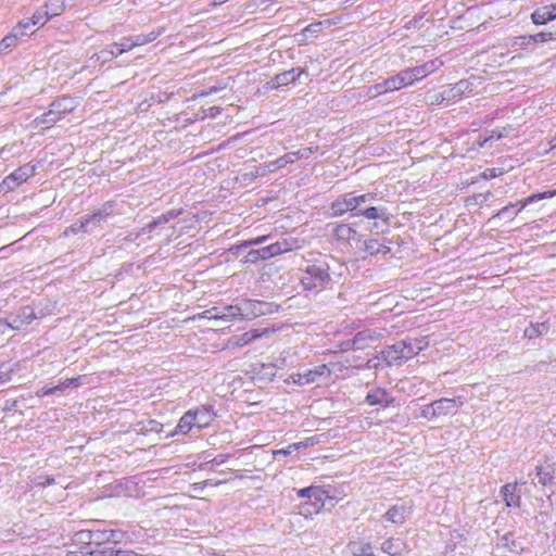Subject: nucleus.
Returning <instances> with one entry per match:
<instances>
[{
    "mask_svg": "<svg viewBox=\"0 0 556 556\" xmlns=\"http://www.w3.org/2000/svg\"><path fill=\"white\" fill-rule=\"evenodd\" d=\"M110 542L115 544L127 541V533L121 530H109Z\"/></svg>",
    "mask_w": 556,
    "mask_h": 556,
    "instance_id": "49",
    "label": "nucleus"
},
{
    "mask_svg": "<svg viewBox=\"0 0 556 556\" xmlns=\"http://www.w3.org/2000/svg\"><path fill=\"white\" fill-rule=\"evenodd\" d=\"M266 174H267L266 173V167H264V165H260V166H255L254 169L251 170V172L243 173L241 175V179L243 181L253 180V179H256L258 177H263Z\"/></svg>",
    "mask_w": 556,
    "mask_h": 556,
    "instance_id": "40",
    "label": "nucleus"
},
{
    "mask_svg": "<svg viewBox=\"0 0 556 556\" xmlns=\"http://www.w3.org/2000/svg\"><path fill=\"white\" fill-rule=\"evenodd\" d=\"M30 18H31L33 26H36V25L43 26L49 21L50 15H49L46 7H43L39 10H37Z\"/></svg>",
    "mask_w": 556,
    "mask_h": 556,
    "instance_id": "35",
    "label": "nucleus"
},
{
    "mask_svg": "<svg viewBox=\"0 0 556 556\" xmlns=\"http://www.w3.org/2000/svg\"><path fill=\"white\" fill-rule=\"evenodd\" d=\"M502 546L506 548L509 553L519 554L522 552L523 547L521 542L516 539L513 533H506L502 536Z\"/></svg>",
    "mask_w": 556,
    "mask_h": 556,
    "instance_id": "23",
    "label": "nucleus"
},
{
    "mask_svg": "<svg viewBox=\"0 0 556 556\" xmlns=\"http://www.w3.org/2000/svg\"><path fill=\"white\" fill-rule=\"evenodd\" d=\"M315 150H317V148L314 149V148L309 147V148L301 149L299 151L289 152L287 154H288V159L290 160V163L292 164L300 159L308 157L311 154H313L315 152Z\"/></svg>",
    "mask_w": 556,
    "mask_h": 556,
    "instance_id": "37",
    "label": "nucleus"
},
{
    "mask_svg": "<svg viewBox=\"0 0 556 556\" xmlns=\"http://www.w3.org/2000/svg\"><path fill=\"white\" fill-rule=\"evenodd\" d=\"M12 369L2 365L0 366V387L11 380Z\"/></svg>",
    "mask_w": 556,
    "mask_h": 556,
    "instance_id": "53",
    "label": "nucleus"
},
{
    "mask_svg": "<svg viewBox=\"0 0 556 556\" xmlns=\"http://www.w3.org/2000/svg\"><path fill=\"white\" fill-rule=\"evenodd\" d=\"M53 393H55V389L48 388V387H43L37 391V395L40 397L49 395V394H53Z\"/></svg>",
    "mask_w": 556,
    "mask_h": 556,
    "instance_id": "62",
    "label": "nucleus"
},
{
    "mask_svg": "<svg viewBox=\"0 0 556 556\" xmlns=\"http://www.w3.org/2000/svg\"><path fill=\"white\" fill-rule=\"evenodd\" d=\"M392 401L393 400L389 396L388 392L380 388L368 392L366 395V402L369 405L389 406Z\"/></svg>",
    "mask_w": 556,
    "mask_h": 556,
    "instance_id": "20",
    "label": "nucleus"
},
{
    "mask_svg": "<svg viewBox=\"0 0 556 556\" xmlns=\"http://www.w3.org/2000/svg\"><path fill=\"white\" fill-rule=\"evenodd\" d=\"M331 277L327 264L308 265L301 277L305 290L319 292L329 287Z\"/></svg>",
    "mask_w": 556,
    "mask_h": 556,
    "instance_id": "3",
    "label": "nucleus"
},
{
    "mask_svg": "<svg viewBox=\"0 0 556 556\" xmlns=\"http://www.w3.org/2000/svg\"><path fill=\"white\" fill-rule=\"evenodd\" d=\"M86 532H89V530L78 532V534H77L78 535V540L81 541V542L89 543V536L85 535Z\"/></svg>",
    "mask_w": 556,
    "mask_h": 556,
    "instance_id": "64",
    "label": "nucleus"
},
{
    "mask_svg": "<svg viewBox=\"0 0 556 556\" xmlns=\"http://www.w3.org/2000/svg\"><path fill=\"white\" fill-rule=\"evenodd\" d=\"M314 494H311V498H313L317 504H319V507L324 506L325 500L328 497L326 491L320 486H314Z\"/></svg>",
    "mask_w": 556,
    "mask_h": 556,
    "instance_id": "47",
    "label": "nucleus"
},
{
    "mask_svg": "<svg viewBox=\"0 0 556 556\" xmlns=\"http://www.w3.org/2000/svg\"><path fill=\"white\" fill-rule=\"evenodd\" d=\"M80 386V377H76V378H70V379H66L64 381H62L61 383H59L58 386H54L52 387V389H55V392L58 391H63L65 389H74V388H78Z\"/></svg>",
    "mask_w": 556,
    "mask_h": 556,
    "instance_id": "41",
    "label": "nucleus"
},
{
    "mask_svg": "<svg viewBox=\"0 0 556 556\" xmlns=\"http://www.w3.org/2000/svg\"><path fill=\"white\" fill-rule=\"evenodd\" d=\"M288 164H291V163H290V160L288 159V154H285L275 161L265 163L264 167H266V173H274V172L287 166Z\"/></svg>",
    "mask_w": 556,
    "mask_h": 556,
    "instance_id": "32",
    "label": "nucleus"
},
{
    "mask_svg": "<svg viewBox=\"0 0 556 556\" xmlns=\"http://www.w3.org/2000/svg\"><path fill=\"white\" fill-rule=\"evenodd\" d=\"M547 331L548 326L545 323L531 325L530 327L525 329V337L528 339H533L546 333Z\"/></svg>",
    "mask_w": 556,
    "mask_h": 556,
    "instance_id": "31",
    "label": "nucleus"
},
{
    "mask_svg": "<svg viewBox=\"0 0 556 556\" xmlns=\"http://www.w3.org/2000/svg\"><path fill=\"white\" fill-rule=\"evenodd\" d=\"M519 40L536 43L556 40V31H540L530 36H520Z\"/></svg>",
    "mask_w": 556,
    "mask_h": 556,
    "instance_id": "26",
    "label": "nucleus"
},
{
    "mask_svg": "<svg viewBox=\"0 0 556 556\" xmlns=\"http://www.w3.org/2000/svg\"><path fill=\"white\" fill-rule=\"evenodd\" d=\"M304 71H298L292 68L290 71L282 72L280 74H277L269 83L268 85L270 88H278L281 86H287L288 84L296 80Z\"/></svg>",
    "mask_w": 556,
    "mask_h": 556,
    "instance_id": "13",
    "label": "nucleus"
},
{
    "mask_svg": "<svg viewBox=\"0 0 556 556\" xmlns=\"http://www.w3.org/2000/svg\"><path fill=\"white\" fill-rule=\"evenodd\" d=\"M362 215H364L368 219H376L380 217L379 211L375 206H370L362 212Z\"/></svg>",
    "mask_w": 556,
    "mask_h": 556,
    "instance_id": "56",
    "label": "nucleus"
},
{
    "mask_svg": "<svg viewBox=\"0 0 556 556\" xmlns=\"http://www.w3.org/2000/svg\"><path fill=\"white\" fill-rule=\"evenodd\" d=\"M363 250L370 256L386 255L390 252V248L377 239L366 240Z\"/></svg>",
    "mask_w": 556,
    "mask_h": 556,
    "instance_id": "21",
    "label": "nucleus"
},
{
    "mask_svg": "<svg viewBox=\"0 0 556 556\" xmlns=\"http://www.w3.org/2000/svg\"><path fill=\"white\" fill-rule=\"evenodd\" d=\"M274 250L275 249H273L271 244H269L267 247H264L262 249H258L260 258L261 260H267V258H270V257L275 256Z\"/></svg>",
    "mask_w": 556,
    "mask_h": 556,
    "instance_id": "55",
    "label": "nucleus"
},
{
    "mask_svg": "<svg viewBox=\"0 0 556 556\" xmlns=\"http://www.w3.org/2000/svg\"><path fill=\"white\" fill-rule=\"evenodd\" d=\"M88 230L87 222L83 218L78 223L73 224L68 229L64 231L65 236H68L71 233H78V232H85Z\"/></svg>",
    "mask_w": 556,
    "mask_h": 556,
    "instance_id": "48",
    "label": "nucleus"
},
{
    "mask_svg": "<svg viewBox=\"0 0 556 556\" xmlns=\"http://www.w3.org/2000/svg\"><path fill=\"white\" fill-rule=\"evenodd\" d=\"M114 556H142L141 554L132 551V549H116L114 552Z\"/></svg>",
    "mask_w": 556,
    "mask_h": 556,
    "instance_id": "59",
    "label": "nucleus"
},
{
    "mask_svg": "<svg viewBox=\"0 0 556 556\" xmlns=\"http://www.w3.org/2000/svg\"><path fill=\"white\" fill-rule=\"evenodd\" d=\"M531 20L535 25H543L556 20V3L538 8L531 14Z\"/></svg>",
    "mask_w": 556,
    "mask_h": 556,
    "instance_id": "12",
    "label": "nucleus"
},
{
    "mask_svg": "<svg viewBox=\"0 0 556 556\" xmlns=\"http://www.w3.org/2000/svg\"><path fill=\"white\" fill-rule=\"evenodd\" d=\"M535 475L541 485L556 484V462L553 457L546 456L536 467Z\"/></svg>",
    "mask_w": 556,
    "mask_h": 556,
    "instance_id": "6",
    "label": "nucleus"
},
{
    "mask_svg": "<svg viewBox=\"0 0 556 556\" xmlns=\"http://www.w3.org/2000/svg\"><path fill=\"white\" fill-rule=\"evenodd\" d=\"M354 556H375L372 553V547L369 543L356 545H352Z\"/></svg>",
    "mask_w": 556,
    "mask_h": 556,
    "instance_id": "42",
    "label": "nucleus"
},
{
    "mask_svg": "<svg viewBox=\"0 0 556 556\" xmlns=\"http://www.w3.org/2000/svg\"><path fill=\"white\" fill-rule=\"evenodd\" d=\"M177 216H178V212H175V211H169V212L162 214L161 216L156 217L151 223H149L144 227H142L141 230L137 233V237H139L140 235L151 232L154 228L169 223L172 219H174Z\"/></svg>",
    "mask_w": 556,
    "mask_h": 556,
    "instance_id": "18",
    "label": "nucleus"
},
{
    "mask_svg": "<svg viewBox=\"0 0 556 556\" xmlns=\"http://www.w3.org/2000/svg\"><path fill=\"white\" fill-rule=\"evenodd\" d=\"M267 239H268V236H261V237L253 238V239L242 242L240 247L247 248V247H252V245H258L261 243H264Z\"/></svg>",
    "mask_w": 556,
    "mask_h": 556,
    "instance_id": "54",
    "label": "nucleus"
},
{
    "mask_svg": "<svg viewBox=\"0 0 556 556\" xmlns=\"http://www.w3.org/2000/svg\"><path fill=\"white\" fill-rule=\"evenodd\" d=\"M45 7L48 10L50 17L60 15L64 10V3L60 0H50Z\"/></svg>",
    "mask_w": 556,
    "mask_h": 556,
    "instance_id": "38",
    "label": "nucleus"
},
{
    "mask_svg": "<svg viewBox=\"0 0 556 556\" xmlns=\"http://www.w3.org/2000/svg\"><path fill=\"white\" fill-rule=\"evenodd\" d=\"M403 348L402 341L389 345L381 351V358L386 361L388 365L401 364L405 362V359L402 358Z\"/></svg>",
    "mask_w": 556,
    "mask_h": 556,
    "instance_id": "11",
    "label": "nucleus"
},
{
    "mask_svg": "<svg viewBox=\"0 0 556 556\" xmlns=\"http://www.w3.org/2000/svg\"><path fill=\"white\" fill-rule=\"evenodd\" d=\"M262 303L243 300L236 305H228L223 308L213 307L206 311L210 319L230 321L233 319H250L257 317L264 312L261 309Z\"/></svg>",
    "mask_w": 556,
    "mask_h": 556,
    "instance_id": "1",
    "label": "nucleus"
},
{
    "mask_svg": "<svg viewBox=\"0 0 556 556\" xmlns=\"http://www.w3.org/2000/svg\"><path fill=\"white\" fill-rule=\"evenodd\" d=\"M516 483H507L502 486L501 495L505 501L507 507H519L520 496L516 494Z\"/></svg>",
    "mask_w": 556,
    "mask_h": 556,
    "instance_id": "19",
    "label": "nucleus"
},
{
    "mask_svg": "<svg viewBox=\"0 0 556 556\" xmlns=\"http://www.w3.org/2000/svg\"><path fill=\"white\" fill-rule=\"evenodd\" d=\"M402 342L404 346L402 358H404L405 361L410 359L429 345L427 337Z\"/></svg>",
    "mask_w": 556,
    "mask_h": 556,
    "instance_id": "10",
    "label": "nucleus"
},
{
    "mask_svg": "<svg viewBox=\"0 0 556 556\" xmlns=\"http://www.w3.org/2000/svg\"><path fill=\"white\" fill-rule=\"evenodd\" d=\"M35 172V165L25 164L11 175L7 176L2 181V187L7 190H13L21 184L25 182L29 177L34 176Z\"/></svg>",
    "mask_w": 556,
    "mask_h": 556,
    "instance_id": "7",
    "label": "nucleus"
},
{
    "mask_svg": "<svg viewBox=\"0 0 556 556\" xmlns=\"http://www.w3.org/2000/svg\"><path fill=\"white\" fill-rule=\"evenodd\" d=\"M330 375L331 369L329 368V366L323 364L314 369H308L304 372L293 374L291 375V379L298 386H306L317 382L319 378H329Z\"/></svg>",
    "mask_w": 556,
    "mask_h": 556,
    "instance_id": "5",
    "label": "nucleus"
},
{
    "mask_svg": "<svg viewBox=\"0 0 556 556\" xmlns=\"http://www.w3.org/2000/svg\"><path fill=\"white\" fill-rule=\"evenodd\" d=\"M193 415L195 416L194 417L195 427L199 429L207 427L213 419L210 410H207L205 408L194 410Z\"/></svg>",
    "mask_w": 556,
    "mask_h": 556,
    "instance_id": "28",
    "label": "nucleus"
},
{
    "mask_svg": "<svg viewBox=\"0 0 556 556\" xmlns=\"http://www.w3.org/2000/svg\"><path fill=\"white\" fill-rule=\"evenodd\" d=\"M333 235L338 240L350 242L356 239L357 232L351 226L341 224L334 228Z\"/></svg>",
    "mask_w": 556,
    "mask_h": 556,
    "instance_id": "22",
    "label": "nucleus"
},
{
    "mask_svg": "<svg viewBox=\"0 0 556 556\" xmlns=\"http://www.w3.org/2000/svg\"><path fill=\"white\" fill-rule=\"evenodd\" d=\"M194 417L195 416L192 410L185 413L176 427V432L184 434L188 433L193 427H195Z\"/></svg>",
    "mask_w": 556,
    "mask_h": 556,
    "instance_id": "24",
    "label": "nucleus"
},
{
    "mask_svg": "<svg viewBox=\"0 0 556 556\" xmlns=\"http://www.w3.org/2000/svg\"><path fill=\"white\" fill-rule=\"evenodd\" d=\"M420 417L429 419V420L437 419L433 403L424 406V408L421 409V413H420Z\"/></svg>",
    "mask_w": 556,
    "mask_h": 556,
    "instance_id": "52",
    "label": "nucleus"
},
{
    "mask_svg": "<svg viewBox=\"0 0 556 556\" xmlns=\"http://www.w3.org/2000/svg\"><path fill=\"white\" fill-rule=\"evenodd\" d=\"M85 535L89 536V543L97 545L110 542L109 530H89V532H86Z\"/></svg>",
    "mask_w": 556,
    "mask_h": 556,
    "instance_id": "27",
    "label": "nucleus"
},
{
    "mask_svg": "<svg viewBox=\"0 0 556 556\" xmlns=\"http://www.w3.org/2000/svg\"><path fill=\"white\" fill-rule=\"evenodd\" d=\"M113 212V203L106 202L104 203L101 208H99L97 212H94L91 215L85 216L84 219L87 222V225H100L102 222L106 219L108 216H110Z\"/></svg>",
    "mask_w": 556,
    "mask_h": 556,
    "instance_id": "17",
    "label": "nucleus"
},
{
    "mask_svg": "<svg viewBox=\"0 0 556 556\" xmlns=\"http://www.w3.org/2000/svg\"><path fill=\"white\" fill-rule=\"evenodd\" d=\"M220 113V109L218 106H211L205 111V116L215 117Z\"/></svg>",
    "mask_w": 556,
    "mask_h": 556,
    "instance_id": "63",
    "label": "nucleus"
},
{
    "mask_svg": "<svg viewBox=\"0 0 556 556\" xmlns=\"http://www.w3.org/2000/svg\"><path fill=\"white\" fill-rule=\"evenodd\" d=\"M317 442H318V440L316 438H307L304 441H300V442L290 444L289 448H293V450L306 448L308 446H313Z\"/></svg>",
    "mask_w": 556,
    "mask_h": 556,
    "instance_id": "50",
    "label": "nucleus"
},
{
    "mask_svg": "<svg viewBox=\"0 0 556 556\" xmlns=\"http://www.w3.org/2000/svg\"><path fill=\"white\" fill-rule=\"evenodd\" d=\"M374 199V193H366L361 195H353L352 193H346L343 197L337 199L332 203L331 210L334 215H342L349 211L357 208L359 205Z\"/></svg>",
    "mask_w": 556,
    "mask_h": 556,
    "instance_id": "4",
    "label": "nucleus"
},
{
    "mask_svg": "<svg viewBox=\"0 0 556 556\" xmlns=\"http://www.w3.org/2000/svg\"><path fill=\"white\" fill-rule=\"evenodd\" d=\"M381 338L382 333L376 330L365 329L354 336V344L356 345V350H365L370 348L372 343L379 341Z\"/></svg>",
    "mask_w": 556,
    "mask_h": 556,
    "instance_id": "9",
    "label": "nucleus"
},
{
    "mask_svg": "<svg viewBox=\"0 0 556 556\" xmlns=\"http://www.w3.org/2000/svg\"><path fill=\"white\" fill-rule=\"evenodd\" d=\"M386 80H387L390 92L397 91L406 86L412 85V81L409 79L406 68L399 72L397 74L387 78Z\"/></svg>",
    "mask_w": 556,
    "mask_h": 556,
    "instance_id": "14",
    "label": "nucleus"
},
{
    "mask_svg": "<svg viewBox=\"0 0 556 556\" xmlns=\"http://www.w3.org/2000/svg\"><path fill=\"white\" fill-rule=\"evenodd\" d=\"M79 105V101L75 98L71 97H60L56 98L50 105L49 111L34 119V124L36 127L45 125L46 127H51L61 119L64 118L66 114L72 113Z\"/></svg>",
    "mask_w": 556,
    "mask_h": 556,
    "instance_id": "2",
    "label": "nucleus"
},
{
    "mask_svg": "<svg viewBox=\"0 0 556 556\" xmlns=\"http://www.w3.org/2000/svg\"><path fill=\"white\" fill-rule=\"evenodd\" d=\"M311 494H314L313 485L308 488H304L298 491L299 497H308L311 498Z\"/></svg>",
    "mask_w": 556,
    "mask_h": 556,
    "instance_id": "61",
    "label": "nucleus"
},
{
    "mask_svg": "<svg viewBox=\"0 0 556 556\" xmlns=\"http://www.w3.org/2000/svg\"><path fill=\"white\" fill-rule=\"evenodd\" d=\"M18 36L12 30L0 41V53L15 46Z\"/></svg>",
    "mask_w": 556,
    "mask_h": 556,
    "instance_id": "45",
    "label": "nucleus"
},
{
    "mask_svg": "<svg viewBox=\"0 0 556 556\" xmlns=\"http://www.w3.org/2000/svg\"><path fill=\"white\" fill-rule=\"evenodd\" d=\"M126 51L125 48H117V52L116 50H103L101 51L100 53H96L92 55V59H94L96 61H102V62H106L108 60H111L112 58H116L117 55L124 53Z\"/></svg>",
    "mask_w": 556,
    "mask_h": 556,
    "instance_id": "34",
    "label": "nucleus"
},
{
    "mask_svg": "<svg viewBox=\"0 0 556 556\" xmlns=\"http://www.w3.org/2000/svg\"><path fill=\"white\" fill-rule=\"evenodd\" d=\"M162 428L163 426L161 422L150 419L147 421L138 422L136 425L135 431L142 434H147L149 432L160 433Z\"/></svg>",
    "mask_w": 556,
    "mask_h": 556,
    "instance_id": "25",
    "label": "nucleus"
},
{
    "mask_svg": "<svg viewBox=\"0 0 556 556\" xmlns=\"http://www.w3.org/2000/svg\"><path fill=\"white\" fill-rule=\"evenodd\" d=\"M406 71L408 73V76H409V79L412 81V85L415 81H418V80L427 77V75H426L424 68L421 67V65L406 68Z\"/></svg>",
    "mask_w": 556,
    "mask_h": 556,
    "instance_id": "44",
    "label": "nucleus"
},
{
    "mask_svg": "<svg viewBox=\"0 0 556 556\" xmlns=\"http://www.w3.org/2000/svg\"><path fill=\"white\" fill-rule=\"evenodd\" d=\"M271 247H273V249H275L274 253L276 256V255L292 251L294 249V242H291V241L285 239L282 241L273 243Z\"/></svg>",
    "mask_w": 556,
    "mask_h": 556,
    "instance_id": "39",
    "label": "nucleus"
},
{
    "mask_svg": "<svg viewBox=\"0 0 556 556\" xmlns=\"http://www.w3.org/2000/svg\"><path fill=\"white\" fill-rule=\"evenodd\" d=\"M260 252L258 250H251L247 255H245V260L244 262L245 263H250V264H254L256 263L257 261H260Z\"/></svg>",
    "mask_w": 556,
    "mask_h": 556,
    "instance_id": "57",
    "label": "nucleus"
},
{
    "mask_svg": "<svg viewBox=\"0 0 556 556\" xmlns=\"http://www.w3.org/2000/svg\"><path fill=\"white\" fill-rule=\"evenodd\" d=\"M403 543L400 540L388 539L381 544L383 553L389 555H397L401 553Z\"/></svg>",
    "mask_w": 556,
    "mask_h": 556,
    "instance_id": "29",
    "label": "nucleus"
},
{
    "mask_svg": "<svg viewBox=\"0 0 556 556\" xmlns=\"http://www.w3.org/2000/svg\"><path fill=\"white\" fill-rule=\"evenodd\" d=\"M33 26L31 18L21 21L15 27H13V31L18 36L23 37L27 35V29Z\"/></svg>",
    "mask_w": 556,
    "mask_h": 556,
    "instance_id": "46",
    "label": "nucleus"
},
{
    "mask_svg": "<svg viewBox=\"0 0 556 556\" xmlns=\"http://www.w3.org/2000/svg\"><path fill=\"white\" fill-rule=\"evenodd\" d=\"M341 351L356 350V345L354 344V338L351 340H346L340 344Z\"/></svg>",
    "mask_w": 556,
    "mask_h": 556,
    "instance_id": "60",
    "label": "nucleus"
},
{
    "mask_svg": "<svg viewBox=\"0 0 556 556\" xmlns=\"http://www.w3.org/2000/svg\"><path fill=\"white\" fill-rule=\"evenodd\" d=\"M468 88V83L467 81H464V80H460L459 83H457L452 89H451V92H453V96L455 94H460L464 92L465 89Z\"/></svg>",
    "mask_w": 556,
    "mask_h": 556,
    "instance_id": "58",
    "label": "nucleus"
},
{
    "mask_svg": "<svg viewBox=\"0 0 556 556\" xmlns=\"http://www.w3.org/2000/svg\"><path fill=\"white\" fill-rule=\"evenodd\" d=\"M442 65V62L439 61V60H431V61H428L426 62L425 64L421 65V67L424 68L426 75H430L431 73L435 72L437 70H439V67Z\"/></svg>",
    "mask_w": 556,
    "mask_h": 556,
    "instance_id": "51",
    "label": "nucleus"
},
{
    "mask_svg": "<svg viewBox=\"0 0 556 556\" xmlns=\"http://www.w3.org/2000/svg\"><path fill=\"white\" fill-rule=\"evenodd\" d=\"M432 403L437 418L447 416L452 410H454L460 405L456 402V400L447 397L437 400Z\"/></svg>",
    "mask_w": 556,
    "mask_h": 556,
    "instance_id": "16",
    "label": "nucleus"
},
{
    "mask_svg": "<svg viewBox=\"0 0 556 556\" xmlns=\"http://www.w3.org/2000/svg\"><path fill=\"white\" fill-rule=\"evenodd\" d=\"M332 23L330 20H326V21H321V22H316V23H312L309 24L308 26H306L303 31H302V36H306L307 33L309 34H316L318 31L321 30V28L326 25V26H330Z\"/></svg>",
    "mask_w": 556,
    "mask_h": 556,
    "instance_id": "43",
    "label": "nucleus"
},
{
    "mask_svg": "<svg viewBox=\"0 0 556 556\" xmlns=\"http://www.w3.org/2000/svg\"><path fill=\"white\" fill-rule=\"evenodd\" d=\"M273 331L265 328V329H252L250 331H247L244 333H242L241 336H236V337H231L227 344H226V348H243L247 344L251 343L252 341L256 340V339H260L264 336H268Z\"/></svg>",
    "mask_w": 556,
    "mask_h": 556,
    "instance_id": "8",
    "label": "nucleus"
},
{
    "mask_svg": "<svg viewBox=\"0 0 556 556\" xmlns=\"http://www.w3.org/2000/svg\"><path fill=\"white\" fill-rule=\"evenodd\" d=\"M159 35H160L159 33H154V31L147 34V35H138L135 40L130 41L128 49L131 50L135 47L152 42L153 40H155L157 38Z\"/></svg>",
    "mask_w": 556,
    "mask_h": 556,
    "instance_id": "33",
    "label": "nucleus"
},
{
    "mask_svg": "<svg viewBox=\"0 0 556 556\" xmlns=\"http://www.w3.org/2000/svg\"><path fill=\"white\" fill-rule=\"evenodd\" d=\"M556 195V192H553V191H545V192H541V193H535V194H532L530 197H528L527 199H525L523 201H520V210H522L523 207H526L528 204L534 202V201H539V200H542V199H548V198H553Z\"/></svg>",
    "mask_w": 556,
    "mask_h": 556,
    "instance_id": "36",
    "label": "nucleus"
},
{
    "mask_svg": "<svg viewBox=\"0 0 556 556\" xmlns=\"http://www.w3.org/2000/svg\"><path fill=\"white\" fill-rule=\"evenodd\" d=\"M409 514V508L405 505H393L384 515L383 518L392 523H403Z\"/></svg>",
    "mask_w": 556,
    "mask_h": 556,
    "instance_id": "15",
    "label": "nucleus"
},
{
    "mask_svg": "<svg viewBox=\"0 0 556 556\" xmlns=\"http://www.w3.org/2000/svg\"><path fill=\"white\" fill-rule=\"evenodd\" d=\"M390 92L387 80L369 86L366 91V96L370 99L377 98L378 96Z\"/></svg>",
    "mask_w": 556,
    "mask_h": 556,
    "instance_id": "30",
    "label": "nucleus"
}]
</instances>
